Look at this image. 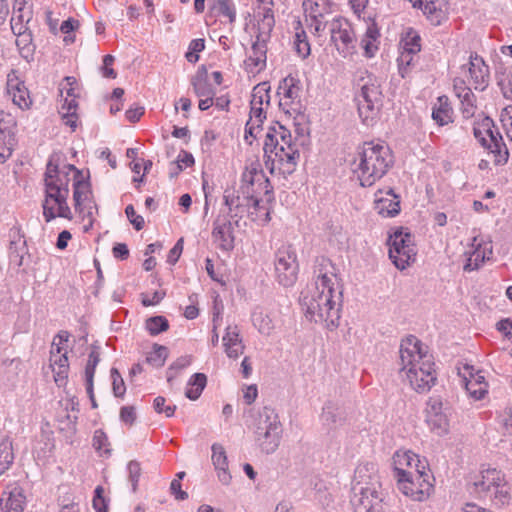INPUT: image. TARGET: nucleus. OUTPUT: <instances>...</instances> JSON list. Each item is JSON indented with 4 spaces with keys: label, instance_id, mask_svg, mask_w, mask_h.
I'll use <instances>...</instances> for the list:
<instances>
[{
    "label": "nucleus",
    "instance_id": "obj_28",
    "mask_svg": "<svg viewBox=\"0 0 512 512\" xmlns=\"http://www.w3.org/2000/svg\"><path fill=\"white\" fill-rule=\"evenodd\" d=\"M32 18L33 5L28 3V0H15L10 19L11 30L29 29V23Z\"/></svg>",
    "mask_w": 512,
    "mask_h": 512
},
{
    "label": "nucleus",
    "instance_id": "obj_14",
    "mask_svg": "<svg viewBox=\"0 0 512 512\" xmlns=\"http://www.w3.org/2000/svg\"><path fill=\"white\" fill-rule=\"evenodd\" d=\"M300 93L301 85L299 79L288 75L280 81L277 89L279 107L290 116L300 114L302 110Z\"/></svg>",
    "mask_w": 512,
    "mask_h": 512
},
{
    "label": "nucleus",
    "instance_id": "obj_10",
    "mask_svg": "<svg viewBox=\"0 0 512 512\" xmlns=\"http://www.w3.org/2000/svg\"><path fill=\"white\" fill-rule=\"evenodd\" d=\"M275 276L285 286H292L297 280L298 262L295 250L291 245H282L275 253Z\"/></svg>",
    "mask_w": 512,
    "mask_h": 512
},
{
    "label": "nucleus",
    "instance_id": "obj_63",
    "mask_svg": "<svg viewBox=\"0 0 512 512\" xmlns=\"http://www.w3.org/2000/svg\"><path fill=\"white\" fill-rule=\"evenodd\" d=\"M15 137L0 136V164L4 163L12 154Z\"/></svg>",
    "mask_w": 512,
    "mask_h": 512
},
{
    "label": "nucleus",
    "instance_id": "obj_48",
    "mask_svg": "<svg viewBox=\"0 0 512 512\" xmlns=\"http://www.w3.org/2000/svg\"><path fill=\"white\" fill-rule=\"evenodd\" d=\"M252 322L257 330L264 335H269L274 329L272 319L263 311H255L252 314Z\"/></svg>",
    "mask_w": 512,
    "mask_h": 512
},
{
    "label": "nucleus",
    "instance_id": "obj_16",
    "mask_svg": "<svg viewBox=\"0 0 512 512\" xmlns=\"http://www.w3.org/2000/svg\"><path fill=\"white\" fill-rule=\"evenodd\" d=\"M373 493H383L378 465L373 462L360 463L351 481V488Z\"/></svg>",
    "mask_w": 512,
    "mask_h": 512
},
{
    "label": "nucleus",
    "instance_id": "obj_4",
    "mask_svg": "<svg viewBox=\"0 0 512 512\" xmlns=\"http://www.w3.org/2000/svg\"><path fill=\"white\" fill-rule=\"evenodd\" d=\"M392 164L393 156L388 146L365 142L353 162V171L361 186L370 187L388 172Z\"/></svg>",
    "mask_w": 512,
    "mask_h": 512
},
{
    "label": "nucleus",
    "instance_id": "obj_23",
    "mask_svg": "<svg viewBox=\"0 0 512 512\" xmlns=\"http://www.w3.org/2000/svg\"><path fill=\"white\" fill-rule=\"evenodd\" d=\"M463 381L467 393L474 400H481L487 393V383L485 378L479 371L474 372L473 366L464 365Z\"/></svg>",
    "mask_w": 512,
    "mask_h": 512
},
{
    "label": "nucleus",
    "instance_id": "obj_2",
    "mask_svg": "<svg viewBox=\"0 0 512 512\" xmlns=\"http://www.w3.org/2000/svg\"><path fill=\"white\" fill-rule=\"evenodd\" d=\"M399 374L418 393H426L435 385L437 376L433 356L422 342L410 335L402 340L399 349Z\"/></svg>",
    "mask_w": 512,
    "mask_h": 512
},
{
    "label": "nucleus",
    "instance_id": "obj_20",
    "mask_svg": "<svg viewBox=\"0 0 512 512\" xmlns=\"http://www.w3.org/2000/svg\"><path fill=\"white\" fill-rule=\"evenodd\" d=\"M425 469L419 456L410 450H398L393 455L394 478H403L409 474Z\"/></svg>",
    "mask_w": 512,
    "mask_h": 512
},
{
    "label": "nucleus",
    "instance_id": "obj_38",
    "mask_svg": "<svg viewBox=\"0 0 512 512\" xmlns=\"http://www.w3.org/2000/svg\"><path fill=\"white\" fill-rule=\"evenodd\" d=\"M191 85L195 95L199 98L214 97L216 92L213 85L207 79L206 72H197L192 78Z\"/></svg>",
    "mask_w": 512,
    "mask_h": 512
},
{
    "label": "nucleus",
    "instance_id": "obj_32",
    "mask_svg": "<svg viewBox=\"0 0 512 512\" xmlns=\"http://www.w3.org/2000/svg\"><path fill=\"white\" fill-rule=\"evenodd\" d=\"M383 192L378 191L375 199V210L383 217H393L400 211V201L394 194L392 189H389L385 196H382Z\"/></svg>",
    "mask_w": 512,
    "mask_h": 512
},
{
    "label": "nucleus",
    "instance_id": "obj_3",
    "mask_svg": "<svg viewBox=\"0 0 512 512\" xmlns=\"http://www.w3.org/2000/svg\"><path fill=\"white\" fill-rule=\"evenodd\" d=\"M79 174V170L72 164L64 165L60 169L49 161L45 172V197L42 203L43 217L48 223L57 217L71 220L73 214L68 206L69 173Z\"/></svg>",
    "mask_w": 512,
    "mask_h": 512
},
{
    "label": "nucleus",
    "instance_id": "obj_44",
    "mask_svg": "<svg viewBox=\"0 0 512 512\" xmlns=\"http://www.w3.org/2000/svg\"><path fill=\"white\" fill-rule=\"evenodd\" d=\"M13 460L12 441L8 437H5L0 440V475L12 465Z\"/></svg>",
    "mask_w": 512,
    "mask_h": 512
},
{
    "label": "nucleus",
    "instance_id": "obj_39",
    "mask_svg": "<svg viewBox=\"0 0 512 512\" xmlns=\"http://www.w3.org/2000/svg\"><path fill=\"white\" fill-rule=\"evenodd\" d=\"M12 32L16 36V45L21 56L25 59L31 57L35 46L32 41V33L30 29L12 30Z\"/></svg>",
    "mask_w": 512,
    "mask_h": 512
},
{
    "label": "nucleus",
    "instance_id": "obj_30",
    "mask_svg": "<svg viewBox=\"0 0 512 512\" xmlns=\"http://www.w3.org/2000/svg\"><path fill=\"white\" fill-rule=\"evenodd\" d=\"M212 449V463L217 472V478L223 485H229L232 476L228 469V459L224 447L221 444L214 443Z\"/></svg>",
    "mask_w": 512,
    "mask_h": 512
},
{
    "label": "nucleus",
    "instance_id": "obj_64",
    "mask_svg": "<svg viewBox=\"0 0 512 512\" xmlns=\"http://www.w3.org/2000/svg\"><path fill=\"white\" fill-rule=\"evenodd\" d=\"M498 422L506 434H512V408H505L498 415Z\"/></svg>",
    "mask_w": 512,
    "mask_h": 512
},
{
    "label": "nucleus",
    "instance_id": "obj_12",
    "mask_svg": "<svg viewBox=\"0 0 512 512\" xmlns=\"http://www.w3.org/2000/svg\"><path fill=\"white\" fill-rule=\"evenodd\" d=\"M479 494L494 497L498 504H505L509 499V488L501 471L487 469L482 473V479L474 483Z\"/></svg>",
    "mask_w": 512,
    "mask_h": 512
},
{
    "label": "nucleus",
    "instance_id": "obj_26",
    "mask_svg": "<svg viewBox=\"0 0 512 512\" xmlns=\"http://www.w3.org/2000/svg\"><path fill=\"white\" fill-rule=\"evenodd\" d=\"M222 342L227 357L237 359L244 353L245 344L243 343L240 329L237 325H228L226 327Z\"/></svg>",
    "mask_w": 512,
    "mask_h": 512
},
{
    "label": "nucleus",
    "instance_id": "obj_35",
    "mask_svg": "<svg viewBox=\"0 0 512 512\" xmlns=\"http://www.w3.org/2000/svg\"><path fill=\"white\" fill-rule=\"evenodd\" d=\"M453 109L448 102V97L440 96L437 104L433 107L432 119L439 125L444 126L452 122Z\"/></svg>",
    "mask_w": 512,
    "mask_h": 512
},
{
    "label": "nucleus",
    "instance_id": "obj_45",
    "mask_svg": "<svg viewBox=\"0 0 512 512\" xmlns=\"http://www.w3.org/2000/svg\"><path fill=\"white\" fill-rule=\"evenodd\" d=\"M426 422L431 431L439 436L446 434L449 430V421L444 412L426 416Z\"/></svg>",
    "mask_w": 512,
    "mask_h": 512
},
{
    "label": "nucleus",
    "instance_id": "obj_19",
    "mask_svg": "<svg viewBox=\"0 0 512 512\" xmlns=\"http://www.w3.org/2000/svg\"><path fill=\"white\" fill-rule=\"evenodd\" d=\"M467 256L464 271L477 270L486 259L492 255L491 241H485L482 237L475 236L472 239L470 249L465 252Z\"/></svg>",
    "mask_w": 512,
    "mask_h": 512
},
{
    "label": "nucleus",
    "instance_id": "obj_57",
    "mask_svg": "<svg viewBox=\"0 0 512 512\" xmlns=\"http://www.w3.org/2000/svg\"><path fill=\"white\" fill-rule=\"evenodd\" d=\"M76 84V79L71 76H67L64 78L63 82L59 85V91L61 97H63L64 93L66 94L64 101L66 99L71 100L77 98V95L75 93L74 85Z\"/></svg>",
    "mask_w": 512,
    "mask_h": 512
},
{
    "label": "nucleus",
    "instance_id": "obj_49",
    "mask_svg": "<svg viewBox=\"0 0 512 512\" xmlns=\"http://www.w3.org/2000/svg\"><path fill=\"white\" fill-rule=\"evenodd\" d=\"M421 38L420 36L414 32L409 31L406 35L401 39L400 46L402 51L407 53H418L421 50L420 44Z\"/></svg>",
    "mask_w": 512,
    "mask_h": 512
},
{
    "label": "nucleus",
    "instance_id": "obj_9",
    "mask_svg": "<svg viewBox=\"0 0 512 512\" xmlns=\"http://www.w3.org/2000/svg\"><path fill=\"white\" fill-rule=\"evenodd\" d=\"M389 258L399 270H404L416 260L414 236L407 228H396L388 238Z\"/></svg>",
    "mask_w": 512,
    "mask_h": 512
},
{
    "label": "nucleus",
    "instance_id": "obj_22",
    "mask_svg": "<svg viewBox=\"0 0 512 512\" xmlns=\"http://www.w3.org/2000/svg\"><path fill=\"white\" fill-rule=\"evenodd\" d=\"M383 501V493H373L350 489L349 503L354 512H373Z\"/></svg>",
    "mask_w": 512,
    "mask_h": 512
},
{
    "label": "nucleus",
    "instance_id": "obj_27",
    "mask_svg": "<svg viewBox=\"0 0 512 512\" xmlns=\"http://www.w3.org/2000/svg\"><path fill=\"white\" fill-rule=\"evenodd\" d=\"M468 72L476 90L483 91L489 82V68L484 60L477 54H471L468 63Z\"/></svg>",
    "mask_w": 512,
    "mask_h": 512
},
{
    "label": "nucleus",
    "instance_id": "obj_31",
    "mask_svg": "<svg viewBox=\"0 0 512 512\" xmlns=\"http://www.w3.org/2000/svg\"><path fill=\"white\" fill-rule=\"evenodd\" d=\"M67 350L62 354L50 352V367L53 372L54 382L58 387L66 386L69 374V361Z\"/></svg>",
    "mask_w": 512,
    "mask_h": 512
},
{
    "label": "nucleus",
    "instance_id": "obj_1",
    "mask_svg": "<svg viewBox=\"0 0 512 512\" xmlns=\"http://www.w3.org/2000/svg\"><path fill=\"white\" fill-rule=\"evenodd\" d=\"M343 301V286L338 269L327 257H317L313 284L301 293L300 304L310 321L328 329L338 327Z\"/></svg>",
    "mask_w": 512,
    "mask_h": 512
},
{
    "label": "nucleus",
    "instance_id": "obj_53",
    "mask_svg": "<svg viewBox=\"0 0 512 512\" xmlns=\"http://www.w3.org/2000/svg\"><path fill=\"white\" fill-rule=\"evenodd\" d=\"M145 327L148 332L155 336L169 328V322L164 316H153L146 320Z\"/></svg>",
    "mask_w": 512,
    "mask_h": 512
},
{
    "label": "nucleus",
    "instance_id": "obj_46",
    "mask_svg": "<svg viewBox=\"0 0 512 512\" xmlns=\"http://www.w3.org/2000/svg\"><path fill=\"white\" fill-rule=\"evenodd\" d=\"M211 8L222 17L227 18L230 24L235 22L236 9L232 0H212Z\"/></svg>",
    "mask_w": 512,
    "mask_h": 512
},
{
    "label": "nucleus",
    "instance_id": "obj_24",
    "mask_svg": "<svg viewBox=\"0 0 512 512\" xmlns=\"http://www.w3.org/2000/svg\"><path fill=\"white\" fill-rule=\"evenodd\" d=\"M267 61V43L255 40L252 43L251 50L244 60V69L250 74L261 72L266 67Z\"/></svg>",
    "mask_w": 512,
    "mask_h": 512
},
{
    "label": "nucleus",
    "instance_id": "obj_6",
    "mask_svg": "<svg viewBox=\"0 0 512 512\" xmlns=\"http://www.w3.org/2000/svg\"><path fill=\"white\" fill-rule=\"evenodd\" d=\"M264 155L267 158L265 165L271 173L277 168L280 173L290 175L297 166L300 153L298 148L279 146L277 135L269 131L265 136Z\"/></svg>",
    "mask_w": 512,
    "mask_h": 512
},
{
    "label": "nucleus",
    "instance_id": "obj_60",
    "mask_svg": "<svg viewBox=\"0 0 512 512\" xmlns=\"http://www.w3.org/2000/svg\"><path fill=\"white\" fill-rule=\"evenodd\" d=\"M112 379V390L115 397H123L126 392L125 383L119 371L112 368L110 371Z\"/></svg>",
    "mask_w": 512,
    "mask_h": 512
},
{
    "label": "nucleus",
    "instance_id": "obj_43",
    "mask_svg": "<svg viewBox=\"0 0 512 512\" xmlns=\"http://www.w3.org/2000/svg\"><path fill=\"white\" fill-rule=\"evenodd\" d=\"M207 383V377L203 373L193 374L188 381V388L185 395L190 400H197Z\"/></svg>",
    "mask_w": 512,
    "mask_h": 512
},
{
    "label": "nucleus",
    "instance_id": "obj_13",
    "mask_svg": "<svg viewBox=\"0 0 512 512\" xmlns=\"http://www.w3.org/2000/svg\"><path fill=\"white\" fill-rule=\"evenodd\" d=\"M397 485L398 489L413 501H424L433 491L430 475L424 469L414 471L409 476L398 478Z\"/></svg>",
    "mask_w": 512,
    "mask_h": 512
},
{
    "label": "nucleus",
    "instance_id": "obj_55",
    "mask_svg": "<svg viewBox=\"0 0 512 512\" xmlns=\"http://www.w3.org/2000/svg\"><path fill=\"white\" fill-rule=\"evenodd\" d=\"M127 473H128V481L131 484L132 491L136 492L138 483H139V479L142 474V468H141L140 462H138L136 460H131L127 464Z\"/></svg>",
    "mask_w": 512,
    "mask_h": 512
},
{
    "label": "nucleus",
    "instance_id": "obj_29",
    "mask_svg": "<svg viewBox=\"0 0 512 512\" xmlns=\"http://www.w3.org/2000/svg\"><path fill=\"white\" fill-rule=\"evenodd\" d=\"M256 40L268 43L275 25L274 13L269 6H259L256 13Z\"/></svg>",
    "mask_w": 512,
    "mask_h": 512
},
{
    "label": "nucleus",
    "instance_id": "obj_11",
    "mask_svg": "<svg viewBox=\"0 0 512 512\" xmlns=\"http://www.w3.org/2000/svg\"><path fill=\"white\" fill-rule=\"evenodd\" d=\"M331 41L343 57L356 52V38L351 24L343 17H335L328 24Z\"/></svg>",
    "mask_w": 512,
    "mask_h": 512
},
{
    "label": "nucleus",
    "instance_id": "obj_58",
    "mask_svg": "<svg viewBox=\"0 0 512 512\" xmlns=\"http://www.w3.org/2000/svg\"><path fill=\"white\" fill-rule=\"evenodd\" d=\"M205 48L204 39H193L189 44V51L186 53V59L190 63H196L199 60L198 53Z\"/></svg>",
    "mask_w": 512,
    "mask_h": 512
},
{
    "label": "nucleus",
    "instance_id": "obj_7",
    "mask_svg": "<svg viewBox=\"0 0 512 512\" xmlns=\"http://www.w3.org/2000/svg\"><path fill=\"white\" fill-rule=\"evenodd\" d=\"M358 87L359 92L355 96L358 114L364 124L370 125L381 106L382 92L380 83L376 77L367 75L366 77H361Z\"/></svg>",
    "mask_w": 512,
    "mask_h": 512
},
{
    "label": "nucleus",
    "instance_id": "obj_54",
    "mask_svg": "<svg viewBox=\"0 0 512 512\" xmlns=\"http://www.w3.org/2000/svg\"><path fill=\"white\" fill-rule=\"evenodd\" d=\"M294 46L297 54L302 58L305 59L310 55V44L307 40V36L304 30H301L300 32H296L295 34V40H294Z\"/></svg>",
    "mask_w": 512,
    "mask_h": 512
},
{
    "label": "nucleus",
    "instance_id": "obj_33",
    "mask_svg": "<svg viewBox=\"0 0 512 512\" xmlns=\"http://www.w3.org/2000/svg\"><path fill=\"white\" fill-rule=\"evenodd\" d=\"M4 493L3 495H5ZM26 497L21 487H14L0 499V512H23Z\"/></svg>",
    "mask_w": 512,
    "mask_h": 512
},
{
    "label": "nucleus",
    "instance_id": "obj_61",
    "mask_svg": "<svg viewBox=\"0 0 512 512\" xmlns=\"http://www.w3.org/2000/svg\"><path fill=\"white\" fill-rule=\"evenodd\" d=\"M272 134L277 135L279 139V146L297 148V145L292 140V135L289 130L283 126H279L278 129L273 128L270 130Z\"/></svg>",
    "mask_w": 512,
    "mask_h": 512
},
{
    "label": "nucleus",
    "instance_id": "obj_42",
    "mask_svg": "<svg viewBox=\"0 0 512 512\" xmlns=\"http://www.w3.org/2000/svg\"><path fill=\"white\" fill-rule=\"evenodd\" d=\"M77 100L66 99L65 102L61 105L59 113L62 115V119L64 124L71 128L72 131H75L77 127Z\"/></svg>",
    "mask_w": 512,
    "mask_h": 512
},
{
    "label": "nucleus",
    "instance_id": "obj_50",
    "mask_svg": "<svg viewBox=\"0 0 512 512\" xmlns=\"http://www.w3.org/2000/svg\"><path fill=\"white\" fill-rule=\"evenodd\" d=\"M192 363L191 356H181L177 358L167 369L166 376L168 383H172V381L177 378L179 373L187 368Z\"/></svg>",
    "mask_w": 512,
    "mask_h": 512
},
{
    "label": "nucleus",
    "instance_id": "obj_51",
    "mask_svg": "<svg viewBox=\"0 0 512 512\" xmlns=\"http://www.w3.org/2000/svg\"><path fill=\"white\" fill-rule=\"evenodd\" d=\"M168 357V349L165 346L154 345V348L146 356V362L153 367H162Z\"/></svg>",
    "mask_w": 512,
    "mask_h": 512
},
{
    "label": "nucleus",
    "instance_id": "obj_25",
    "mask_svg": "<svg viewBox=\"0 0 512 512\" xmlns=\"http://www.w3.org/2000/svg\"><path fill=\"white\" fill-rule=\"evenodd\" d=\"M454 92L461 103V112L463 117L471 118L477 111L476 97L471 88L468 87L463 79L456 78L454 80Z\"/></svg>",
    "mask_w": 512,
    "mask_h": 512
},
{
    "label": "nucleus",
    "instance_id": "obj_52",
    "mask_svg": "<svg viewBox=\"0 0 512 512\" xmlns=\"http://www.w3.org/2000/svg\"><path fill=\"white\" fill-rule=\"evenodd\" d=\"M16 120L13 115L0 112V136L15 137Z\"/></svg>",
    "mask_w": 512,
    "mask_h": 512
},
{
    "label": "nucleus",
    "instance_id": "obj_8",
    "mask_svg": "<svg viewBox=\"0 0 512 512\" xmlns=\"http://www.w3.org/2000/svg\"><path fill=\"white\" fill-rule=\"evenodd\" d=\"M493 128H495L493 120L490 117H484L481 121L475 123L473 134L481 146L488 150L494 164L504 165L508 161L509 151L502 135Z\"/></svg>",
    "mask_w": 512,
    "mask_h": 512
},
{
    "label": "nucleus",
    "instance_id": "obj_5",
    "mask_svg": "<svg viewBox=\"0 0 512 512\" xmlns=\"http://www.w3.org/2000/svg\"><path fill=\"white\" fill-rule=\"evenodd\" d=\"M255 441L266 454L275 452L280 444L282 425L275 410L263 407L254 422Z\"/></svg>",
    "mask_w": 512,
    "mask_h": 512
},
{
    "label": "nucleus",
    "instance_id": "obj_56",
    "mask_svg": "<svg viewBox=\"0 0 512 512\" xmlns=\"http://www.w3.org/2000/svg\"><path fill=\"white\" fill-rule=\"evenodd\" d=\"M316 12V9H314V7L311 6V27L314 28L315 34L320 36L326 29H328V24L330 21H325L323 14Z\"/></svg>",
    "mask_w": 512,
    "mask_h": 512
},
{
    "label": "nucleus",
    "instance_id": "obj_18",
    "mask_svg": "<svg viewBox=\"0 0 512 512\" xmlns=\"http://www.w3.org/2000/svg\"><path fill=\"white\" fill-rule=\"evenodd\" d=\"M233 220L220 213L213 222L212 241L223 252H230L235 246Z\"/></svg>",
    "mask_w": 512,
    "mask_h": 512
},
{
    "label": "nucleus",
    "instance_id": "obj_36",
    "mask_svg": "<svg viewBox=\"0 0 512 512\" xmlns=\"http://www.w3.org/2000/svg\"><path fill=\"white\" fill-rule=\"evenodd\" d=\"M380 36L379 29L375 23L367 26L366 32L363 35L360 45L364 49L366 57H373L378 50V38Z\"/></svg>",
    "mask_w": 512,
    "mask_h": 512
},
{
    "label": "nucleus",
    "instance_id": "obj_40",
    "mask_svg": "<svg viewBox=\"0 0 512 512\" xmlns=\"http://www.w3.org/2000/svg\"><path fill=\"white\" fill-rule=\"evenodd\" d=\"M414 7H419L428 19L434 24H440L443 17L442 10L434 0H409Z\"/></svg>",
    "mask_w": 512,
    "mask_h": 512
},
{
    "label": "nucleus",
    "instance_id": "obj_34",
    "mask_svg": "<svg viewBox=\"0 0 512 512\" xmlns=\"http://www.w3.org/2000/svg\"><path fill=\"white\" fill-rule=\"evenodd\" d=\"M9 236L11 238L9 259L17 267H21L23 265V252L25 250L26 242L25 240L21 241L22 236L20 235L18 228L11 229Z\"/></svg>",
    "mask_w": 512,
    "mask_h": 512
},
{
    "label": "nucleus",
    "instance_id": "obj_21",
    "mask_svg": "<svg viewBox=\"0 0 512 512\" xmlns=\"http://www.w3.org/2000/svg\"><path fill=\"white\" fill-rule=\"evenodd\" d=\"M6 89L13 103L20 109H28L31 106L32 100L29 91L24 81L20 80L17 72L14 70L7 75Z\"/></svg>",
    "mask_w": 512,
    "mask_h": 512
},
{
    "label": "nucleus",
    "instance_id": "obj_17",
    "mask_svg": "<svg viewBox=\"0 0 512 512\" xmlns=\"http://www.w3.org/2000/svg\"><path fill=\"white\" fill-rule=\"evenodd\" d=\"M241 186L244 193L249 194L258 201V205L262 195H267V200H270L272 186L264 172L257 167L252 166L243 172Z\"/></svg>",
    "mask_w": 512,
    "mask_h": 512
},
{
    "label": "nucleus",
    "instance_id": "obj_41",
    "mask_svg": "<svg viewBox=\"0 0 512 512\" xmlns=\"http://www.w3.org/2000/svg\"><path fill=\"white\" fill-rule=\"evenodd\" d=\"M270 89L268 82L258 83L252 90L250 106L268 107L270 105Z\"/></svg>",
    "mask_w": 512,
    "mask_h": 512
},
{
    "label": "nucleus",
    "instance_id": "obj_15",
    "mask_svg": "<svg viewBox=\"0 0 512 512\" xmlns=\"http://www.w3.org/2000/svg\"><path fill=\"white\" fill-rule=\"evenodd\" d=\"M225 210L220 213L227 215L231 219H235L234 223L238 225V219L242 218L251 207L259 209L258 201L249 194L243 192V187L238 190L227 189L223 196Z\"/></svg>",
    "mask_w": 512,
    "mask_h": 512
},
{
    "label": "nucleus",
    "instance_id": "obj_37",
    "mask_svg": "<svg viewBox=\"0 0 512 512\" xmlns=\"http://www.w3.org/2000/svg\"><path fill=\"white\" fill-rule=\"evenodd\" d=\"M321 419L328 428H336L344 422L343 411L335 403L327 402L323 407Z\"/></svg>",
    "mask_w": 512,
    "mask_h": 512
},
{
    "label": "nucleus",
    "instance_id": "obj_47",
    "mask_svg": "<svg viewBox=\"0 0 512 512\" xmlns=\"http://www.w3.org/2000/svg\"><path fill=\"white\" fill-rule=\"evenodd\" d=\"M73 187H74V192H73L74 207L79 212H82L81 206L88 199V196L90 193L89 184L82 180H76L73 183Z\"/></svg>",
    "mask_w": 512,
    "mask_h": 512
},
{
    "label": "nucleus",
    "instance_id": "obj_59",
    "mask_svg": "<svg viewBox=\"0 0 512 512\" xmlns=\"http://www.w3.org/2000/svg\"><path fill=\"white\" fill-rule=\"evenodd\" d=\"M69 337L70 334L68 331L62 330L58 332L53 338L50 352L57 354H62L63 352H65L67 348L64 347V345L68 342Z\"/></svg>",
    "mask_w": 512,
    "mask_h": 512
},
{
    "label": "nucleus",
    "instance_id": "obj_62",
    "mask_svg": "<svg viewBox=\"0 0 512 512\" xmlns=\"http://www.w3.org/2000/svg\"><path fill=\"white\" fill-rule=\"evenodd\" d=\"M500 122L507 137L512 142V104L502 109L500 113Z\"/></svg>",
    "mask_w": 512,
    "mask_h": 512
}]
</instances>
